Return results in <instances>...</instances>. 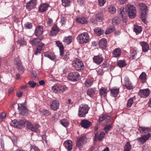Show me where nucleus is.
<instances>
[{"mask_svg":"<svg viewBox=\"0 0 151 151\" xmlns=\"http://www.w3.org/2000/svg\"><path fill=\"white\" fill-rule=\"evenodd\" d=\"M25 124H26V126L28 129L35 132H39L38 129L40 127L39 124H36L33 126L32 123L26 120L17 121V120L14 119L12 121L11 125L14 127L20 128L21 127H23Z\"/></svg>","mask_w":151,"mask_h":151,"instance_id":"f257e3e1","label":"nucleus"},{"mask_svg":"<svg viewBox=\"0 0 151 151\" xmlns=\"http://www.w3.org/2000/svg\"><path fill=\"white\" fill-rule=\"evenodd\" d=\"M72 67L76 70L79 71L84 70V66L82 62L78 58H75L73 61Z\"/></svg>","mask_w":151,"mask_h":151,"instance_id":"f03ea898","label":"nucleus"},{"mask_svg":"<svg viewBox=\"0 0 151 151\" xmlns=\"http://www.w3.org/2000/svg\"><path fill=\"white\" fill-rule=\"evenodd\" d=\"M90 108L86 104H81L78 109V116L79 117H84L87 114Z\"/></svg>","mask_w":151,"mask_h":151,"instance_id":"7ed1b4c3","label":"nucleus"},{"mask_svg":"<svg viewBox=\"0 0 151 151\" xmlns=\"http://www.w3.org/2000/svg\"><path fill=\"white\" fill-rule=\"evenodd\" d=\"M78 42L80 44L86 43L89 41L90 38L87 32H83L79 35L77 37Z\"/></svg>","mask_w":151,"mask_h":151,"instance_id":"20e7f679","label":"nucleus"},{"mask_svg":"<svg viewBox=\"0 0 151 151\" xmlns=\"http://www.w3.org/2000/svg\"><path fill=\"white\" fill-rule=\"evenodd\" d=\"M52 90L55 93H61L67 90V88L65 85L58 84L52 86Z\"/></svg>","mask_w":151,"mask_h":151,"instance_id":"39448f33","label":"nucleus"},{"mask_svg":"<svg viewBox=\"0 0 151 151\" xmlns=\"http://www.w3.org/2000/svg\"><path fill=\"white\" fill-rule=\"evenodd\" d=\"M87 138L86 136H83L79 138H77L76 141V147L80 150L83 147V145L86 142Z\"/></svg>","mask_w":151,"mask_h":151,"instance_id":"423d86ee","label":"nucleus"},{"mask_svg":"<svg viewBox=\"0 0 151 151\" xmlns=\"http://www.w3.org/2000/svg\"><path fill=\"white\" fill-rule=\"evenodd\" d=\"M141 14L140 17L141 19H146L147 18V7L144 4L141 3L140 4Z\"/></svg>","mask_w":151,"mask_h":151,"instance_id":"0eeeda50","label":"nucleus"},{"mask_svg":"<svg viewBox=\"0 0 151 151\" xmlns=\"http://www.w3.org/2000/svg\"><path fill=\"white\" fill-rule=\"evenodd\" d=\"M80 74L77 72H73L68 74V78L71 81L75 82L78 80L80 78Z\"/></svg>","mask_w":151,"mask_h":151,"instance_id":"6e6552de","label":"nucleus"},{"mask_svg":"<svg viewBox=\"0 0 151 151\" xmlns=\"http://www.w3.org/2000/svg\"><path fill=\"white\" fill-rule=\"evenodd\" d=\"M93 62L97 65L101 64L104 60V58L102 54H99L94 55L93 58Z\"/></svg>","mask_w":151,"mask_h":151,"instance_id":"1a4fd4ad","label":"nucleus"},{"mask_svg":"<svg viewBox=\"0 0 151 151\" xmlns=\"http://www.w3.org/2000/svg\"><path fill=\"white\" fill-rule=\"evenodd\" d=\"M18 109L20 111V113L22 115H26L28 113V109L23 104H18Z\"/></svg>","mask_w":151,"mask_h":151,"instance_id":"9d476101","label":"nucleus"},{"mask_svg":"<svg viewBox=\"0 0 151 151\" xmlns=\"http://www.w3.org/2000/svg\"><path fill=\"white\" fill-rule=\"evenodd\" d=\"M37 3V0H30L27 3L26 7L28 11L35 7Z\"/></svg>","mask_w":151,"mask_h":151,"instance_id":"9b49d317","label":"nucleus"},{"mask_svg":"<svg viewBox=\"0 0 151 151\" xmlns=\"http://www.w3.org/2000/svg\"><path fill=\"white\" fill-rule=\"evenodd\" d=\"M150 94V90L148 89H140L139 93V95L141 97L145 98L148 96Z\"/></svg>","mask_w":151,"mask_h":151,"instance_id":"f8f14e48","label":"nucleus"},{"mask_svg":"<svg viewBox=\"0 0 151 151\" xmlns=\"http://www.w3.org/2000/svg\"><path fill=\"white\" fill-rule=\"evenodd\" d=\"M45 47V45L42 42H40L37 47L35 51L34 54L36 55H38L41 53V52L43 48Z\"/></svg>","mask_w":151,"mask_h":151,"instance_id":"ddd939ff","label":"nucleus"},{"mask_svg":"<svg viewBox=\"0 0 151 151\" xmlns=\"http://www.w3.org/2000/svg\"><path fill=\"white\" fill-rule=\"evenodd\" d=\"M59 102L56 99L53 101L50 105V108L53 110L56 111L59 108Z\"/></svg>","mask_w":151,"mask_h":151,"instance_id":"4468645a","label":"nucleus"},{"mask_svg":"<svg viewBox=\"0 0 151 151\" xmlns=\"http://www.w3.org/2000/svg\"><path fill=\"white\" fill-rule=\"evenodd\" d=\"M123 86L129 90L132 89L134 88V86L130 80L127 78H126L125 80Z\"/></svg>","mask_w":151,"mask_h":151,"instance_id":"2eb2a0df","label":"nucleus"},{"mask_svg":"<svg viewBox=\"0 0 151 151\" xmlns=\"http://www.w3.org/2000/svg\"><path fill=\"white\" fill-rule=\"evenodd\" d=\"M60 31V29L56 24H54L50 31V35L55 36Z\"/></svg>","mask_w":151,"mask_h":151,"instance_id":"dca6fc26","label":"nucleus"},{"mask_svg":"<svg viewBox=\"0 0 151 151\" xmlns=\"http://www.w3.org/2000/svg\"><path fill=\"white\" fill-rule=\"evenodd\" d=\"M63 145L65 148L68 151H70L73 148V143L70 140L65 141L63 143Z\"/></svg>","mask_w":151,"mask_h":151,"instance_id":"f3484780","label":"nucleus"},{"mask_svg":"<svg viewBox=\"0 0 151 151\" xmlns=\"http://www.w3.org/2000/svg\"><path fill=\"white\" fill-rule=\"evenodd\" d=\"M150 135V134L149 133L147 134L142 135L141 137L138 138L137 140L141 143L143 144L149 139Z\"/></svg>","mask_w":151,"mask_h":151,"instance_id":"a211bd4d","label":"nucleus"},{"mask_svg":"<svg viewBox=\"0 0 151 151\" xmlns=\"http://www.w3.org/2000/svg\"><path fill=\"white\" fill-rule=\"evenodd\" d=\"M49 7H50V6L47 4H42L39 7L38 11L40 13L44 12L47 11Z\"/></svg>","mask_w":151,"mask_h":151,"instance_id":"6ab92c4d","label":"nucleus"},{"mask_svg":"<svg viewBox=\"0 0 151 151\" xmlns=\"http://www.w3.org/2000/svg\"><path fill=\"white\" fill-rule=\"evenodd\" d=\"M140 44L142 47V50L143 52H148L149 49V46L147 43L145 41H141L140 42Z\"/></svg>","mask_w":151,"mask_h":151,"instance_id":"aec40b11","label":"nucleus"},{"mask_svg":"<svg viewBox=\"0 0 151 151\" xmlns=\"http://www.w3.org/2000/svg\"><path fill=\"white\" fill-rule=\"evenodd\" d=\"M43 27L42 26H38L36 28L34 34L36 36H40L43 32Z\"/></svg>","mask_w":151,"mask_h":151,"instance_id":"412c9836","label":"nucleus"},{"mask_svg":"<svg viewBox=\"0 0 151 151\" xmlns=\"http://www.w3.org/2000/svg\"><path fill=\"white\" fill-rule=\"evenodd\" d=\"M119 88L114 87L110 90L112 96L115 97L119 94Z\"/></svg>","mask_w":151,"mask_h":151,"instance_id":"4be33fe9","label":"nucleus"},{"mask_svg":"<svg viewBox=\"0 0 151 151\" xmlns=\"http://www.w3.org/2000/svg\"><path fill=\"white\" fill-rule=\"evenodd\" d=\"M44 55L45 57L48 58L54 61L56 60V55L53 53L47 51L44 53Z\"/></svg>","mask_w":151,"mask_h":151,"instance_id":"5701e85b","label":"nucleus"},{"mask_svg":"<svg viewBox=\"0 0 151 151\" xmlns=\"http://www.w3.org/2000/svg\"><path fill=\"white\" fill-rule=\"evenodd\" d=\"M112 119L111 116L106 114H104L101 115L99 119V121L101 122L104 120H105L107 122H109Z\"/></svg>","mask_w":151,"mask_h":151,"instance_id":"b1692460","label":"nucleus"},{"mask_svg":"<svg viewBox=\"0 0 151 151\" xmlns=\"http://www.w3.org/2000/svg\"><path fill=\"white\" fill-rule=\"evenodd\" d=\"M100 47L102 49H105L107 46V40L105 38H102L99 42Z\"/></svg>","mask_w":151,"mask_h":151,"instance_id":"393cba45","label":"nucleus"},{"mask_svg":"<svg viewBox=\"0 0 151 151\" xmlns=\"http://www.w3.org/2000/svg\"><path fill=\"white\" fill-rule=\"evenodd\" d=\"M43 37H40L37 38H35L32 40H30L29 42L32 44V46H35L41 41Z\"/></svg>","mask_w":151,"mask_h":151,"instance_id":"a878e982","label":"nucleus"},{"mask_svg":"<svg viewBox=\"0 0 151 151\" xmlns=\"http://www.w3.org/2000/svg\"><path fill=\"white\" fill-rule=\"evenodd\" d=\"M92 124L91 122L87 120H83L81 122V127L84 128H87L89 127Z\"/></svg>","mask_w":151,"mask_h":151,"instance_id":"bb28decb","label":"nucleus"},{"mask_svg":"<svg viewBox=\"0 0 151 151\" xmlns=\"http://www.w3.org/2000/svg\"><path fill=\"white\" fill-rule=\"evenodd\" d=\"M105 133L104 132H101L98 136L96 133L95 134L94 138L95 140H96L97 138L99 141H102L105 137Z\"/></svg>","mask_w":151,"mask_h":151,"instance_id":"cd10ccee","label":"nucleus"},{"mask_svg":"<svg viewBox=\"0 0 151 151\" xmlns=\"http://www.w3.org/2000/svg\"><path fill=\"white\" fill-rule=\"evenodd\" d=\"M121 53V49L119 48H116L112 52V56L114 57L117 58L120 56Z\"/></svg>","mask_w":151,"mask_h":151,"instance_id":"c85d7f7f","label":"nucleus"},{"mask_svg":"<svg viewBox=\"0 0 151 151\" xmlns=\"http://www.w3.org/2000/svg\"><path fill=\"white\" fill-rule=\"evenodd\" d=\"M137 55V50L135 48L132 49L130 50V54L129 55L130 59L131 60L135 59L136 58Z\"/></svg>","mask_w":151,"mask_h":151,"instance_id":"c756f323","label":"nucleus"},{"mask_svg":"<svg viewBox=\"0 0 151 151\" xmlns=\"http://www.w3.org/2000/svg\"><path fill=\"white\" fill-rule=\"evenodd\" d=\"M70 54L68 52H64V50L63 51V53L61 55H60L61 58L65 61H67L69 58Z\"/></svg>","mask_w":151,"mask_h":151,"instance_id":"7c9ffc66","label":"nucleus"},{"mask_svg":"<svg viewBox=\"0 0 151 151\" xmlns=\"http://www.w3.org/2000/svg\"><path fill=\"white\" fill-rule=\"evenodd\" d=\"M139 130L140 132L142 134L146 133L151 131L150 128L147 127H140L139 128Z\"/></svg>","mask_w":151,"mask_h":151,"instance_id":"2f4dec72","label":"nucleus"},{"mask_svg":"<svg viewBox=\"0 0 151 151\" xmlns=\"http://www.w3.org/2000/svg\"><path fill=\"white\" fill-rule=\"evenodd\" d=\"M124 8H121L119 10V16L123 19H127V16L125 14V12L124 11Z\"/></svg>","mask_w":151,"mask_h":151,"instance_id":"473e14b6","label":"nucleus"},{"mask_svg":"<svg viewBox=\"0 0 151 151\" xmlns=\"http://www.w3.org/2000/svg\"><path fill=\"white\" fill-rule=\"evenodd\" d=\"M72 38L71 36L65 37H64L63 41L66 45H69L72 42Z\"/></svg>","mask_w":151,"mask_h":151,"instance_id":"72a5a7b5","label":"nucleus"},{"mask_svg":"<svg viewBox=\"0 0 151 151\" xmlns=\"http://www.w3.org/2000/svg\"><path fill=\"white\" fill-rule=\"evenodd\" d=\"M94 32L98 36H100L103 35L104 33V30L99 27H97L94 29Z\"/></svg>","mask_w":151,"mask_h":151,"instance_id":"f704fd0d","label":"nucleus"},{"mask_svg":"<svg viewBox=\"0 0 151 151\" xmlns=\"http://www.w3.org/2000/svg\"><path fill=\"white\" fill-rule=\"evenodd\" d=\"M100 95L101 96L105 97L107 93L108 92L107 89L105 88L102 87L99 91Z\"/></svg>","mask_w":151,"mask_h":151,"instance_id":"c9c22d12","label":"nucleus"},{"mask_svg":"<svg viewBox=\"0 0 151 151\" xmlns=\"http://www.w3.org/2000/svg\"><path fill=\"white\" fill-rule=\"evenodd\" d=\"M139 79L141 80L142 83H144L146 82L147 75L144 72H142L139 77Z\"/></svg>","mask_w":151,"mask_h":151,"instance_id":"e433bc0d","label":"nucleus"},{"mask_svg":"<svg viewBox=\"0 0 151 151\" xmlns=\"http://www.w3.org/2000/svg\"><path fill=\"white\" fill-rule=\"evenodd\" d=\"M96 91L95 88H91L88 90L87 94L88 96L91 97L95 95Z\"/></svg>","mask_w":151,"mask_h":151,"instance_id":"4c0bfd02","label":"nucleus"},{"mask_svg":"<svg viewBox=\"0 0 151 151\" xmlns=\"http://www.w3.org/2000/svg\"><path fill=\"white\" fill-rule=\"evenodd\" d=\"M133 30L136 35H138L142 31V27L140 26L134 25Z\"/></svg>","mask_w":151,"mask_h":151,"instance_id":"58836bf2","label":"nucleus"},{"mask_svg":"<svg viewBox=\"0 0 151 151\" xmlns=\"http://www.w3.org/2000/svg\"><path fill=\"white\" fill-rule=\"evenodd\" d=\"M57 46L59 47L60 50V55H62L63 53V51L64 50V47L62 43L60 41L56 42Z\"/></svg>","mask_w":151,"mask_h":151,"instance_id":"ea45409f","label":"nucleus"},{"mask_svg":"<svg viewBox=\"0 0 151 151\" xmlns=\"http://www.w3.org/2000/svg\"><path fill=\"white\" fill-rule=\"evenodd\" d=\"M117 65L120 68L125 66L127 64L124 60H119L117 61Z\"/></svg>","mask_w":151,"mask_h":151,"instance_id":"a19ab883","label":"nucleus"},{"mask_svg":"<svg viewBox=\"0 0 151 151\" xmlns=\"http://www.w3.org/2000/svg\"><path fill=\"white\" fill-rule=\"evenodd\" d=\"M136 98L135 97H132L129 99L127 101V107L129 108L131 106L133 103V101L135 100Z\"/></svg>","mask_w":151,"mask_h":151,"instance_id":"79ce46f5","label":"nucleus"},{"mask_svg":"<svg viewBox=\"0 0 151 151\" xmlns=\"http://www.w3.org/2000/svg\"><path fill=\"white\" fill-rule=\"evenodd\" d=\"M126 9L128 12L136 11L135 7L133 5L130 4H128Z\"/></svg>","mask_w":151,"mask_h":151,"instance_id":"37998d69","label":"nucleus"},{"mask_svg":"<svg viewBox=\"0 0 151 151\" xmlns=\"http://www.w3.org/2000/svg\"><path fill=\"white\" fill-rule=\"evenodd\" d=\"M62 5L65 7H68L70 5L71 1L70 0H61Z\"/></svg>","mask_w":151,"mask_h":151,"instance_id":"c03bdc74","label":"nucleus"},{"mask_svg":"<svg viewBox=\"0 0 151 151\" xmlns=\"http://www.w3.org/2000/svg\"><path fill=\"white\" fill-rule=\"evenodd\" d=\"M116 9L115 6L113 5H111L109 6L108 11L111 14H114L116 12Z\"/></svg>","mask_w":151,"mask_h":151,"instance_id":"a18cd8bd","label":"nucleus"},{"mask_svg":"<svg viewBox=\"0 0 151 151\" xmlns=\"http://www.w3.org/2000/svg\"><path fill=\"white\" fill-rule=\"evenodd\" d=\"M93 83V80L91 78H88L84 84L85 86L88 87L91 86Z\"/></svg>","mask_w":151,"mask_h":151,"instance_id":"49530a36","label":"nucleus"},{"mask_svg":"<svg viewBox=\"0 0 151 151\" xmlns=\"http://www.w3.org/2000/svg\"><path fill=\"white\" fill-rule=\"evenodd\" d=\"M40 112L41 114L46 116H49L51 114L50 111L46 109H44L42 111H40Z\"/></svg>","mask_w":151,"mask_h":151,"instance_id":"de8ad7c7","label":"nucleus"},{"mask_svg":"<svg viewBox=\"0 0 151 151\" xmlns=\"http://www.w3.org/2000/svg\"><path fill=\"white\" fill-rule=\"evenodd\" d=\"M60 123L65 127H67L69 125V123L67 119H64L60 120Z\"/></svg>","mask_w":151,"mask_h":151,"instance_id":"09e8293b","label":"nucleus"},{"mask_svg":"<svg viewBox=\"0 0 151 151\" xmlns=\"http://www.w3.org/2000/svg\"><path fill=\"white\" fill-rule=\"evenodd\" d=\"M132 146L130 145V143L129 142H127L125 144L124 147V151H130L131 149Z\"/></svg>","mask_w":151,"mask_h":151,"instance_id":"8fccbe9b","label":"nucleus"},{"mask_svg":"<svg viewBox=\"0 0 151 151\" xmlns=\"http://www.w3.org/2000/svg\"><path fill=\"white\" fill-rule=\"evenodd\" d=\"M115 29L114 27V26H111L107 28V29L105 32V34L106 35H108L110 33L113 32Z\"/></svg>","mask_w":151,"mask_h":151,"instance_id":"3c124183","label":"nucleus"},{"mask_svg":"<svg viewBox=\"0 0 151 151\" xmlns=\"http://www.w3.org/2000/svg\"><path fill=\"white\" fill-rule=\"evenodd\" d=\"M113 126L112 124H111L109 125H106L104 129L105 131L106 132V133H108V132L110 131Z\"/></svg>","mask_w":151,"mask_h":151,"instance_id":"603ef678","label":"nucleus"},{"mask_svg":"<svg viewBox=\"0 0 151 151\" xmlns=\"http://www.w3.org/2000/svg\"><path fill=\"white\" fill-rule=\"evenodd\" d=\"M128 15L130 18H134L136 16V11L128 12Z\"/></svg>","mask_w":151,"mask_h":151,"instance_id":"864d4df0","label":"nucleus"},{"mask_svg":"<svg viewBox=\"0 0 151 151\" xmlns=\"http://www.w3.org/2000/svg\"><path fill=\"white\" fill-rule=\"evenodd\" d=\"M28 84L29 85L30 87L34 88L37 85L36 83L33 81H30L28 83Z\"/></svg>","mask_w":151,"mask_h":151,"instance_id":"5fc2aeb1","label":"nucleus"},{"mask_svg":"<svg viewBox=\"0 0 151 151\" xmlns=\"http://www.w3.org/2000/svg\"><path fill=\"white\" fill-rule=\"evenodd\" d=\"M6 116V114L4 112H2L0 114V122H2Z\"/></svg>","mask_w":151,"mask_h":151,"instance_id":"6e6d98bb","label":"nucleus"},{"mask_svg":"<svg viewBox=\"0 0 151 151\" xmlns=\"http://www.w3.org/2000/svg\"><path fill=\"white\" fill-rule=\"evenodd\" d=\"M122 22L121 19H112V23L113 25L119 24Z\"/></svg>","mask_w":151,"mask_h":151,"instance_id":"4d7b16f0","label":"nucleus"},{"mask_svg":"<svg viewBox=\"0 0 151 151\" xmlns=\"http://www.w3.org/2000/svg\"><path fill=\"white\" fill-rule=\"evenodd\" d=\"M76 21L77 23H80L82 24H86L88 22L87 19H76Z\"/></svg>","mask_w":151,"mask_h":151,"instance_id":"13d9d810","label":"nucleus"},{"mask_svg":"<svg viewBox=\"0 0 151 151\" xmlns=\"http://www.w3.org/2000/svg\"><path fill=\"white\" fill-rule=\"evenodd\" d=\"M24 26L27 29H30L32 28V26L31 23L27 22L24 24Z\"/></svg>","mask_w":151,"mask_h":151,"instance_id":"bf43d9fd","label":"nucleus"},{"mask_svg":"<svg viewBox=\"0 0 151 151\" xmlns=\"http://www.w3.org/2000/svg\"><path fill=\"white\" fill-rule=\"evenodd\" d=\"M106 2V0H99L98 1V4L100 6H104Z\"/></svg>","mask_w":151,"mask_h":151,"instance_id":"052dcab7","label":"nucleus"},{"mask_svg":"<svg viewBox=\"0 0 151 151\" xmlns=\"http://www.w3.org/2000/svg\"><path fill=\"white\" fill-rule=\"evenodd\" d=\"M17 69L19 71V72L22 73L24 71L23 67L22 65L17 67Z\"/></svg>","mask_w":151,"mask_h":151,"instance_id":"680f3d73","label":"nucleus"},{"mask_svg":"<svg viewBox=\"0 0 151 151\" xmlns=\"http://www.w3.org/2000/svg\"><path fill=\"white\" fill-rule=\"evenodd\" d=\"M23 94V93L21 91H17L16 92V95L19 98H20Z\"/></svg>","mask_w":151,"mask_h":151,"instance_id":"e2e57ef3","label":"nucleus"},{"mask_svg":"<svg viewBox=\"0 0 151 151\" xmlns=\"http://www.w3.org/2000/svg\"><path fill=\"white\" fill-rule=\"evenodd\" d=\"M18 42L20 45H26V42L24 40H18Z\"/></svg>","mask_w":151,"mask_h":151,"instance_id":"0e129e2a","label":"nucleus"},{"mask_svg":"<svg viewBox=\"0 0 151 151\" xmlns=\"http://www.w3.org/2000/svg\"><path fill=\"white\" fill-rule=\"evenodd\" d=\"M85 0H77V2L81 6H82L85 3Z\"/></svg>","mask_w":151,"mask_h":151,"instance_id":"69168bd1","label":"nucleus"},{"mask_svg":"<svg viewBox=\"0 0 151 151\" xmlns=\"http://www.w3.org/2000/svg\"><path fill=\"white\" fill-rule=\"evenodd\" d=\"M31 151H40L39 149L35 146H32L31 150Z\"/></svg>","mask_w":151,"mask_h":151,"instance_id":"338daca9","label":"nucleus"},{"mask_svg":"<svg viewBox=\"0 0 151 151\" xmlns=\"http://www.w3.org/2000/svg\"><path fill=\"white\" fill-rule=\"evenodd\" d=\"M96 17L97 19H102V14L99 13L96 14Z\"/></svg>","mask_w":151,"mask_h":151,"instance_id":"774afa93","label":"nucleus"}]
</instances>
